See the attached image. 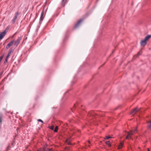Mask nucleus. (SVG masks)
<instances>
[{"label": "nucleus", "instance_id": "obj_23", "mask_svg": "<svg viewBox=\"0 0 151 151\" xmlns=\"http://www.w3.org/2000/svg\"><path fill=\"white\" fill-rule=\"evenodd\" d=\"M37 121H38V122H41L42 123H43V121L42 120H41V119H38V120H37Z\"/></svg>", "mask_w": 151, "mask_h": 151}, {"label": "nucleus", "instance_id": "obj_1", "mask_svg": "<svg viewBox=\"0 0 151 151\" xmlns=\"http://www.w3.org/2000/svg\"><path fill=\"white\" fill-rule=\"evenodd\" d=\"M137 132V128H136L133 131L131 130L129 132H127L128 134L126 137V139H129V138H131V136L133 135L134 134H135Z\"/></svg>", "mask_w": 151, "mask_h": 151}, {"label": "nucleus", "instance_id": "obj_24", "mask_svg": "<svg viewBox=\"0 0 151 151\" xmlns=\"http://www.w3.org/2000/svg\"><path fill=\"white\" fill-rule=\"evenodd\" d=\"M50 128L52 130H53L54 129V126H51Z\"/></svg>", "mask_w": 151, "mask_h": 151}, {"label": "nucleus", "instance_id": "obj_6", "mask_svg": "<svg viewBox=\"0 0 151 151\" xmlns=\"http://www.w3.org/2000/svg\"><path fill=\"white\" fill-rule=\"evenodd\" d=\"M14 42V41H12L9 42L6 46V48L7 49L9 48L12 45Z\"/></svg>", "mask_w": 151, "mask_h": 151}, {"label": "nucleus", "instance_id": "obj_19", "mask_svg": "<svg viewBox=\"0 0 151 151\" xmlns=\"http://www.w3.org/2000/svg\"><path fill=\"white\" fill-rule=\"evenodd\" d=\"M112 138V137L110 136H105L104 139H108L109 138Z\"/></svg>", "mask_w": 151, "mask_h": 151}, {"label": "nucleus", "instance_id": "obj_17", "mask_svg": "<svg viewBox=\"0 0 151 151\" xmlns=\"http://www.w3.org/2000/svg\"><path fill=\"white\" fill-rule=\"evenodd\" d=\"M58 127L57 126H56L55 128L54 131L55 132H57L58 131Z\"/></svg>", "mask_w": 151, "mask_h": 151}, {"label": "nucleus", "instance_id": "obj_26", "mask_svg": "<svg viewBox=\"0 0 151 151\" xmlns=\"http://www.w3.org/2000/svg\"><path fill=\"white\" fill-rule=\"evenodd\" d=\"M2 73H0V79L1 78V76H2Z\"/></svg>", "mask_w": 151, "mask_h": 151}, {"label": "nucleus", "instance_id": "obj_10", "mask_svg": "<svg viewBox=\"0 0 151 151\" xmlns=\"http://www.w3.org/2000/svg\"><path fill=\"white\" fill-rule=\"evenodd\" d=\"M148 125L147 126L148 129L151 130V120L148 122Z\"/></svg>", "mask_w": 151, "mask_h": 151}, {"label": "nucleus", "instance_id": "obj_21", "mask_svg": "<svg viewBox=\"0 0 151 151\" xmlns=\"http://www.w3.org/2000/svg\"><path fill=\"white\" fill-rule=\"evenodd\" d=\"M2 122V117L0 116V123H1Z\"/></svg>", "mask_w": 151, "mask_h": 151}, {"label": "nucleus", "instance_id": "obj_3", "mask_svg": "<svg viewBox=\"0 0 151 151\" xmlns=\"http://www.w3.org/2000/svg\"><path fill=\"white\" fill-rule=\"evenodd\" d=\"M22 37L21 36L20 37H19L17 39V40L14 43V45H15L17 46V45L19 44V43L21 40L22 39Z\"/></svg>", "mask_w": 151, "mask_h": 151}, {"label": "nucleus", "instance_id": "obj_16", "mask_svg": "<svg viewBox=\"0 0 151 151\" xmlns=\"http://www.w3.org/2000/svg\"><path fill=\"white\" fill-rule=\"evenodd\" d=\"M66 0H62V5L63 6H65V3L66 2Z\"/></svg>", "mask_w": 151, "mask_h": 151}, {"label": "nucleus", "instance_id": "obj_20", "mask_svg": "<svg viewBox=\"0 0 151 151\" xmlns=\"http://www.w3.org/2000/svg\"><path fill=\"white\" fill-rule=\"evenodd\" d=\"M16 19H15L14 18L12 19V23L13 24H14L15 22L16 21Z\"/></svg>", "mask_w": 151, "mask_h": 151}, {"label": "nucleus", "instance_id": "obj_14", "mask_svg": "<svg viewBox=\"0 0 151 151\" xmlns=\"http://www.w3.org/2000/svg\"><path fill=\"white\" fill-rule=\"evenodd\" d=\"M44 14V12L43 11L42 12L41 16H40V21H42L43 20V16Z\"/></svg>", "mask_w": 151, "mask_h": 151}, {"label": "nucleus", "instance_id": "obj_31", "mask_svg": "<svg viewBox=\"0 0 151 151\" xmlns=\"http://www.w3.org/2000/svg\"><path fill=\"white\" fill-rule=\"evenodd\" d=\"M88 147H90V146L89 145H88Z\"/></svg>", "mask_w": 151, "mask_h": 151}, {"label": "nucleus", "instance_id": "obj_11", "mask_svg": "<svg viewBox=\"0 0 151 151\" xmlns=\"http://www.w3.org/2000/svg\"><path fill=\"white\" fill-rule=\"evenodd\" d=\"M151 37V35H148L147 36L144 38V40L147 41Z\"/></svg>", "mask_w": 151, "mask_h": 151}, {"label": "nucleus", "instance_id": "obj_9", "mask_svg": "<svg viewBox=\"0 0 151 151\" xmlns=\"http://www.w3.org/2000/svg\"><path fill=\"white\" fill-rule=\"evenodd\" d=\"M71 137L67 139L66 141V143L68 145H71V143L70 141H71Z\"/></svg>", "mask_w": 151, "mask_h": 151}, {"label": "nucleus", "instance_id": "obj_12", "mask_svg": "<svg viewBox=\"0 0 151 151\" xmlns=\"http://www.w3.org/2000/svg\"><path fill=\"white\" fill-rule=\"evenodd\" d=\"M124 142H121L120 143L118 147V149H120L122 147H123V146Z\"/></svg>", "mask_w": 151, "mask_h": 151}, {"label": "nucleus", "instance_id": "obj_25", "mask_svg": "<svg viewBox=\"0 0 151 151\" xmlns=\"http://www.w3.org/2000/svg\"><path fill=\"white\" fill-rule=\"evenodd\" d=\"M141 54V52H139L138 53V55H140Z\"/></svg>", "mask_w": 151, "mask_h": 151}, {"label": "nucleus", "instance_id": "obj_5", "mask_svg": "<svg viewBox=\"0 0 151 151\" xmlns=\"http://www.w3.org/2000/svg\"><path fill=\"white\" fill-rule=\"evenodd\" d=\"M97 115L93 111L90 112L88 114V116H95Z\"/></svg>", "mask_w": 151, "mask_h": 151}, {"label": "nucleus", "instance_id": "obj_4", "mask_svg": "<svg viewBox=\"0 0 151 151\" xmlns=\"http://www.w3.org/2000/svg\"><path fill=\"white\" fill-rule=\"evenodd\" d=\"M82 21H83L82 19H81L80 20H79L77 22V23L75 25V26L74 27V28L76 29V28H77V27H78L80 25L81 23L82 22Z\"/></svg>", "mask_w": 151, "mask_h": 151}, {"label": "nucleus", "instance_id": "obj_30", "mask_svg": "<svg viewBox=\"0 0 151 151\" xmlns=\"http://www.w3.org/2000/svg\"><path fill=\"white\" fill-rule=\"evenodd\" d=\"M148 151H150L149 149H148Z\"/></svg>", "mask_w": 151, "mask_h": 151}, {"label": "nucleus", "instance_id": "obj_18", "mask_svg": "<svg viewBox=\"0 0 151 151\" xmlns=\"http://www.w3.org/2000/svg\"><path fill=\"white\" fill-rule=\"evenodd\" d=\"M106 144L108 145L109 147H110L111 146L110 145V142L109 141H107L106 142Z\"/></svg>", "mask_w": 151, "mask_h": 151}, {"label": "nucleus", "instance_id": "obj_28", "mask_svg": "<svg viewBox=\"0 0 151 151\" xmlns=\"http://www.w3.org/2000/svg\"><path fill=\"white\" fill-rule=\"evenodd\" d=\"M88 142L89 143H90V142L88 140Z\"/></svg>", "mask_w": 151, "mask_h": 151}, {"label": "nucleus", "instance_id": "obj_13", "mask_svg": "<svg viewBox=\"0 0 151 151\" xmlns=\"http://www.w3.org/2000/svg\"><path fill=\"white\" fill-rule=\"evenodd\" d=\"M12 52H13V50H10L9 52L8 53V54L7 55L6 57L7 58H9V57L10 56Z\"/></svg>", "mask_w": 151, "mask_h": 151}, {"label": "nucleus", "instance_id": "obj_8", "mask_svg": "<svg viewBox=\"0 0 151 151\" xmlns=\"http://www.w3.org/2000/svg\"><path fill=\"white\" fill-rule=\"evenodd\" d=\"M147 44V41L144 39V40H142L141 41L140 44L141 46H144Z\"/></svg>", "mask_w": 151, "mask_h": 151}, {"label": "nucleus", "instance_id": "obj_15", "mask_svg": "<svg viewBox=\"0 0 151 151\" xmlns=\"http://www.w3.org/2000/svg\"><path fill=\"white\" fill-rule=\"evenodd\" d=\"M19 13L18 12H17L14 18L16 19L17 18V16L19 15Z\"/></svg>", "mask_w": 151, "mask_h": 151}, {"label": "nucleus", "instance_id": "obj_7", "mask_svg": "<svg viewBox=\"0 0 151 151\" xmlns=\"http://www.w3.org/2000/svg\"><path fill=\"white\" fill-rule=\"evenodd\" d=\"M139 110V109L137 108H136L134 109L133 111L131 112V114H135Z\"/></svg>", "mask_w": 151, "mask_h": 151}, {"label": "nucleus", "instance_id": "obj_22", "mask_svg": "<svg viewBox=\"0 0 151 151\" xmlns=\"http://www.w3.org/2000/svg\"><path fill=\"white\" fill-rule=\"evenodd\" d=\"M9 59V58H7L6 57V59H5V62H7V61H8V59Z\"/></svg>", "mask_w": 151, "mask_h": 151}, {"label": "nucleus", "instance_id": "obj_27", "mask_svg": "<svg viewBox=\"0 0 151 151\" xmlns=\"http://www.w3.org/2000/svg\"><path fill=\"white\" fill-rule=\"evenodd\" d=\"M9 27H7L6 28V29L5 30H7V31H8V29H9Z\"/></svg>", "mask_w": 151, "mask_h": 151}, {"label": "nucleus", "instance_id": "obj_29", "mask_svg": "<svg viewBox=\"0 0 151 151\" xmlns=\"http://www.w3.org/2000/svg\"><path fill=\"white\" fill-rule=\"evenodd\" d=\"M37 151H42L40 150H38Z\"/></svg>", "mask_w": 151, "mask_h": 151}, {"label": "nucleus", "instance_id": "obj_2", "mask_svg": "<svg viewBox=\"0 0 151 151\" xmlns=\"http://www.w3.org/2000/svg\"><path fill=\"white\" fill-rule=\"evenodd\" d=\"M7 32V30H5L0 34V40H1L6 34Z\"/></svg>", "mask_w": 151, "mask_h": 151}]
</instances>
